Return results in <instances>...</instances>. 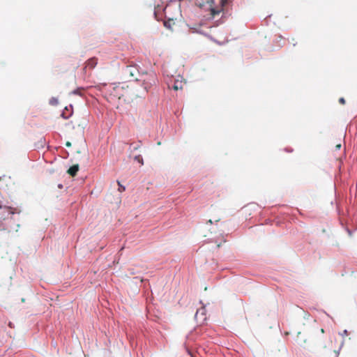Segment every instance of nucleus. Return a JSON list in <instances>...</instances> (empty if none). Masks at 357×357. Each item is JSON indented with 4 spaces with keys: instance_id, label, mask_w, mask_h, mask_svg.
Masks as SVG:
<instances>
[{
    "instance_id": "obj_1",
    "label": "nucleus",
    "mask_w": 357,
    "mask_h": 357,
    "mask_svg": "<svg viewBox=\"0 0 357 357\" xmlns=\"http://www.w3.org/2000/svg\"><path fill=\"white\" fill-rule=\"evenodd\" d=\"M228 0H220L215 5V0H195V3L200 8H204L210 11L207 20H213L219 16L223 10V7L227 3Z\"/></svg>"
},
{
    "instance_id": "obj_2",
    "label": "nucleus",
    "mask_w": 357,
    "mask_h": 357,
    "mask_svg": "<svg viewBox=\"0 0 357 357\" xmlns=\"http://www.w3.org/2000/svg\"><path fill=\"white\" fill-rule=\"evenodd\" d=\"M98 63V60L96 57H92L86 61V65L84 68V70H86L87 68L89 69L94 68Z\"/></svg>"
},
{
    "instance_id": "obj_3",
    "label": "nucleus",
    "mask_w": 357,
    "mask_h": 357,
    "mask_svg": "<svg viewBox=\"0 0 357 357\" xmlns=\"http://www.w3.org/2000/svg\"><path fill=\"white\" fill-rule=\"evenodd\" d=\"M168 87L177 91L183 88V83L178 79H174L173 83H168Z\"/></svg>"
},
{
    "instance_id": "obj_4",
    "label": "nucleus",
    "mask_w": 357,
    "mask_h": 357,
    "mask_svg": "<svg viewBox=\"0 0 357 357\" xmlns=\"http://www.w3.org/2000/svg\"><path fill=\"white\" fill-rule=\"evenodd\" d=\"M156 78L154 74H151L149 75V82H144V89L148 91L150 86L153 84H155Z\"/></svg>"
},
{
    "instance_id": "obj_5",
    "label": "nucleus",
    "mask_w": 357,
    "mask_h": 357,
    "mask_svg": "<svg viewBox=\"0 0 357 357\" xmlns=\"http://www.w3.org/2000/svg\"><path fill=\"white\" fill-rule=\"evenodd\" d=\"M73 114V106L70 105V109L68 107H65L64 110L61 113V116L67 119Z\"/></svg>"
},
{
    "instance_id": "obj_6",
    "label": "nucleus",
    "mask_w": 357,
    "mask_h": 357,
    "mask_svg": "<svg viewBox=\"0 0 357 357\" xmlns=\"http://www.w3.org/2000/svg\"><path fill=\"white\" fill-rule=\"evenodd\" d=\"M78 170H79V166L77 165H75L69 168V169L68 170V172L70 175H71L72 176H74L77 174Z\"/></svg>"
},
{
    "instance_id": "obj_7",
    "label": "nucleus",
    "mask_w": 357,
    "mask_h": 357,
    "mask_svg": "<svg viewBox=\"0 0 357 357\" xmlns=\"http://www.w3.org/2000/svg\"><path fill=\"white\" fill-rule=\"evenodd\" d=\"M82 90H84V88L79 87V88L75 89V90H73V91H71L70 94L77 95V96H83V93L82 92Z\"/></svg>"
},
{
    "instance_id": "obj_8",
    "label": "nucleus",
    "mask_w": 357,
    "mask_h": 357,
    "mask_svg": "<svg viewBox=\"0 0 357 357\" xmlns=\"http://www.w3.org/2000/svg\"><path fill=\"white\" fill-rule=\"evenodd\" d=\"M182 0H171L170 2L166 6V7L164 8V13L165 14V15L167 16L168 13H169V10L172 7V3L173 1H181Z\"/></svg>"
},
{
    "instance_id": "obj_9",
    "label": "nucleus",
    "mask_w": 357,
    "mask_h": 357,
    "mask_svg": "<svg viewBox=\"0 0 357 357\" xmlns=\"http://www.w3.org/2000/svg\"><path fill=\"white\" fill-rule=\"evenodd\" d=\"M190 31L191 33H201V34H204V35H206V33L203 31V30H202L200 29V27H190Z\"/></svg>"
},
{
    "instance_id": "obj_10",
    "label": "nucleus",
    "mask_w": 357,
    "mask_h": 357,
    "mask_svg": "<svg viewBox=\"0 0 357 357\" xmlns=\"http://www.w3.org/2000/svg\"><path fill=\"white\" fill-rule=\"evenodd\" d=\"M118 185H119V190L120 192H123L126 190L125 187L123 185H122L119 182H118Z\"/></svg>"
},
{
    "instance_id": "obj_11",
    "label": "nucleus",
    "mask_w": 357,
    "mask_h": 357,
    "mask_svg": "<svg viewBox=\"0 0 357 357\" xmlns=\"http://www.w3.org/2000/svg\"><path fill=\"white\" fill-rule=\"evenodd\" d=\"M135 160H138L142 165H143V159L142 158L141 155L135 156Z\"/></svg>"
},
{
    "instance_id": "obj_12",
    "label": "nucleus",
    "mask_w": 357,
    "mask_h": 357,
    "mask_svg": "<svg viewBox=\"0 0 357 357\" xmlns=\"http://www.w3.org/2000/svg\"><path fill=\"white\" fill-rule=\"evenodd\" d=\"M219 22V21H216V22H215V24H208V28H211V27H212V26H218V25L220 24V22ZM220 23H222V22H220Z\"/></svg>"
},
{
    "instance_id": "obj_13",
    "label": "nucleus",
    "mask_w": 357,
    "mask_h": 357,
    "mask_svg": "<svg viewBox=\"0 0 357 357\" xmlns=\"http://www.w3.org/2000/svg\"><path fill=\"white\" fill-rule=\"evenodd\" d=\"M339 102L341 103V104H344L345 103V100L344 98H340V100H339Z\"/></svg>"
},
{
    "instance_id": "obj_14",
    "label": "nucleus",
    "mask_w": 357,
    "mask_h": 357,
    "mask_svg": "<svg viewBox=\"0 0 357 357\" xmlns=\"http://www.w3.org/2000/svg\"><path fill=\"white\" fill-rule=\"evenodd\" d=\"M4 208L7 209L10 213H13V212L10 211L11 210L10 207L4 206Z\"/></svg>"
},
{
    "instance_id": "obj_15",
    "label": "nucleus",
    "mask_w": 357,
    "mask_h": 357,
    "mask_svg": "<svg viewBox=\"0 0 357 357\" xmlns=\"http://www.w3.org/2000/svg\"><path fill=\"white\" fill-rule=\"evenodd\" d=\"M348 335L347 330H344L342 333V335Z\"/></svg>"
},
{
    "instance_id": "obj_16",
    "label": "nucleus",
    "mask_w": 357,
    "mask_h": 357,
    "mask_svg": "<svg viewBox=\"0 0 357 357\" xmlns=\"http://www.w3.org/2000/svg\"><path fill=\"white\" fill-rule=\"evenodd\" d=\"M200 310H197V312H196V314L195 316L197 317L198 315V314L199 313Z\"/></svg>"
},
{
    "instance_id": "obj_17",
    "label": "nucleus",
    "mask_w": 357,
    "mask_h": 357,
    "mask_svg": "<svg viewBox=\"0 0 357 357\" xmlns=\"http://www.w3.org/2000/svg\"><path fill=\"white\" fill-rule=\"evenodd\" d=\"M340 147H341V145H340V144H339V145H337V149H340Z\"/></svg>"
},
{
    "instance_id": "obj_18",
    "label": "nucleus",
    "mask_w": 357,
    "mask_h": 357,
    "mask_svg": "<svg viewBox=\"0 0 357 357\" xmlns=\"http://www.w3.org/2000/svg\"><path fill=\"white\" fill-rule=\"evenodd\" d=\"M208 222H209L210 224H212V221H211V220H208Z\"/></svg>"
},
{
    "instance_id": "obj_19",
    "label": "nucleus",
    "mask_w": 357,
    "mask_h": 357,
    "mask_svg": "<svg viewBox=\"0 0 357 357\" xmlns=\"http://www.w3.org/2000/svg\"><path fill=\"white\" fill-rule=\"evenodd\" d=\"M59 188H62V185H59Z\"/></svg>"
},
{
    "instance_id": "obj_20",
    "label": "nucleus",
    "mask_w": 357,
    "mask_h": 357,
    "mask_svg": "<svg viewBox=\"0 0 357 357\" xmlns=\"http://www.w3.org/2000/svg\"><path fill=\"white\" fill-rule=\"evenodd\" d=\"M2 208V206L0 204V208Z\"/></svg>"
}]
</instances>
